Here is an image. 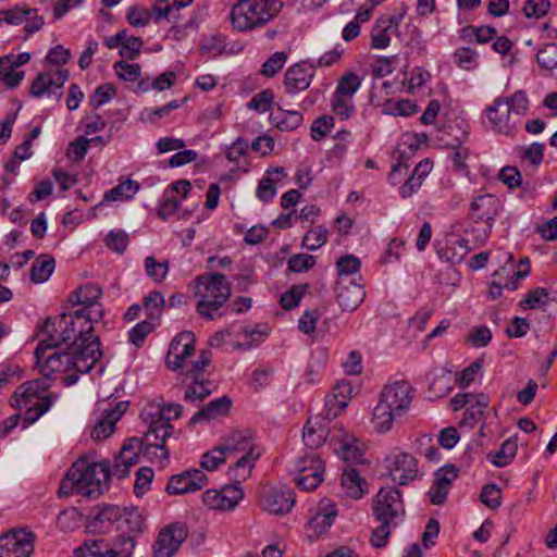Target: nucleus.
Listing matches in <instances>:
<instances>
[{
	"mask_svg": "<svg viewBox=\"0 0 557 557\" xmlns=\"http://www.w3.org/2000/svg\"><path fill=\"white\" fill-rule=\"evenodd\" d=\"M231 458L226 454L225 449H223L221 443L215 446L210 451H207L202 455L200 460V466L209 471L215 470L221 463L226 462Z\"/></svg>",
	"mask_w": 557,
	"mask_h": 557,
	"instance_id": "nucleus-43",
	"label": "nucleus"
},
{
	"mask_svg": "<svg viewBox=\"0 0 557 557\" xmlns=\"http://www.w3.org/2000/svg\"><path fill=\"white\" fill-rule=\"evenodd\" d=\"M549 292L545 287H536L530 290L523 300L520 301L522 309H539L543 308L548 302Z\"/></svg>",
	"mask_w": 557,
	"mask_h": 557,
	"instance_id": "nucleus-44",
	"label": "nucleus"
},
{
	"mask_svg": "<svg viewBox=\"0 0 557 557\" xmlns=\"http://www.w3.org/2000/svg\"><path fill=\"white\" fill-rule=\"evenodd\" d=\"M480 499L490 509H497L502 505L500 487L495 483L484 485L481 491Z\"/></svg>",
	"mask_w": 557,
	"mask_h": 557,
	"instance_id": "nucleus-54",
	"label": "nucleus"
},
{
	"mask_svg": "<svg viewBox=\"0 0 557 557\" xmlns=\"http://www.w3.org/2000/svg\"><path fill=\"white\" fill-rule=\"evenodd\" d=\"M389 473L398 485H408L418 478V461L408 453H398L389 466Z\"/></svg>",
	"mask_w": 557,
	"mask_h": 557,
	"instance_id": "nucleus-24",
	"label": "nucleus"
},
{
	"mask_svg": "<svg viewBox=\"0 0 557 557\" xmlns=\"http://www.w3.org/2000/svg\"><path fill=\"white\" fill-rule=\"evenodd\" d=\"M145 271L150 278H152L157 283H160L164 281L169 272V262H159L152 256L146 257Z\"/></svg>",
	"mask_w": 557,
	"mask_h": 557,
	"instance_id": "nucleus-52",
	"label": "nucleus"
},
{
	"mask_svg": "<svg viewBox=\"0 0 557 557\" xmlns=\"http://www.w3.org/2000/svg\"><path fill=\"white\" fill-rule=\"evenodd\" d=\"M360 86L361 78L355 72H347L339 78L333 94L354 99Z\"/></svg>",
	"mask_w": 557,
	"mask_h": 557,
	"instance_id": "nucleus-39",
	"label": "nucleus"
},
{
	"mask_svg": "<svg viewBox=\"0 0 557 557\" xmlns=\"http://www.w3.org/2000/svg\"><path fill=\"white\" fill-rule=\"evenodd\" d=\"M109 479L110 462L108 460L92 463L77 460L61 481L59 494L63 496L78 494L88 498H96L102 494L103 483Z\"/></svg>",
	"mask_w": 557,
	"mask_h": 557,
	"instance_id": "nucleus-4",
	"label": "nucleus"
},
{
	"mask_svg": "<svg viewBox=\"0 0 557 557\" xmlns=\"http://www.w3.org/2000/svg\"><path fill=\"white\" fill-rule=\"evenodd\" d=\"M232 407V399L224 395L205 405L191 418L189 423L196 424L201 421H211L227 416Z\"/></svg>",
	"mask_w": 557,
	"mask_h": 557,
	"instance_id": "nucleus-28",
	"label": "nucleus"
},
{
	"mask_svg": "<svg viewBox=\"0 0 557 557\" xmlns=\"http://www.w3.org/2000/svg\"><path fill=\"white\" fill-rule=\"evenodd\" d=\"M35 12H37V10L20 5L8 10H0V24L7 22L10 25H20L27 20V16Z\"/></svg>",
	"mask_w": 557,
	"mask_h": 557,
	"instance_id": "nucleus-46",
	"label": "nucleus"
},
{
	"mask_svg": "<svg viewBox=\"0 0 557 557\" xmlns=\"http://www.w3.org/2000/svg\"><path fill=\"white\" fill-rule=\"evenodd\" d=\"M121 518L122 509L120 507L114 505H104L96 509L91 527L95 531L98 530L100 532H106L112 523L120 521Z\"/></svg>",
	"mask_w": 557,
	"mask_h": 557,
	"instance_id": "nucleus-30",
	"label": "nucleus"
},
{
	"mask_svg": "<svg viewBox=\"0 0 557 557\" xmlns=\"http://www.w3.org/2000/svg\"><path fill=\"white\" fill-rule=\"evenodd\" d=\"M209 382H198L197 380H194V383L185 391V400L190 403L202 401L212 393V391L207 386Z\"/></svg>",
	"mask_w": 557,
	"mask_h": 557,
	"instance_id": "nucleus-63",
	"label": "nucleus"
},
{
	"mask_svg": "<svg viewBox=\"0 0 557 557\" xmlns=\"http://www.w3.org/2000/svg\"><path fill=\"white\" fill-rule=\"evenodd\" d=\"M274 370L270 366H260L251 374L250 386L258 392L270 384Z\"/></svg>",
	"mask_w": 557,
	"mask_h": 557,
	"instance_id": "nucleus-61",
	"label": "nucleus"
},
{
	"mask_svg": "<svg viewBox=\"0 0 557 557\" xmlns=\"http://www.w3.org/2000/svg\"><path fill=\"white\" fill-rule=\"evenodd\" d=\"M287 61V54L283 51L273 53L261 67L260 73L267 77L275 76L285 65Z\"/></svg>",
	"mask_w": 557,
	"mask_h": 557,
	"instance_id": "nucleus-53",
	"label": "nucleus"
},
{
	"mask_svg": "<svg viewBox=\"0 0 557 557\" xmlns=\"http://www.w3.org/2000/svg\"><path fill=\"white\" fill-rule=\"evenodd\" d=\"M492 341V332L485 326H474L467 335V342L475 348H482L490 344Z\"/></svg>",
	"mask_w": 557,
	"mask_h": 557,
	"instance_id": "nucleus-60",
	"label": "nucleus"
},
{
	"mask_svg": "<svg viewBox=\"0 0 557 557\" xmlns=\"http://www.w3.org/2000/svg\"><path fill=\"white\" fill-rule=\"evenodd\" d=\"M327 234L329 231L324 226H315L304 236L302 246L314 251L326 243Z\"/></svg>",
	"mask_w": 557,
	"mask_h": 557,
	"instance_id": "nucleus-48",
	"label": "nucleus"
},
{
	"mask_svg": "<svg viewBox=\"0 0 557 557\" xmlns=\"http://www.w3.org/2000/svg\"><path fill=\"white\" fill-rule=\"evenodd\" d=\"M304 462H310V468L301 465L300 473L294 478V482L298 488L310 492L322 483L324 466L320 457L313 451Z\"/></svg>",
	"mask_w": 557,
	"mask_h": 557,
	"instance_id": "nucleus-23",
	"label": "nucleus"
},
{
	"mask_svg": "<svg viewBox=\"0 0 557 557\" xmlns=\"http://www.w3.org/2000/svg\"><path fill=\"white\" fill-rule=\"evenodd\" d=\"M145 453V441L131 438L125 441L122 445L120 454L114 458L113 463H110V476L124 479L128 475L129 469L138 462V451Z\"/></svg>",
	"mask_w": 557,
	"mask_h": 557,
	"instance_id": "nucleus-19",
	"label": "nucleus"
},
{
	"mask_svg": "<svg viewBox=\"0 0 557 557\" xmlns=\"http://www.w3.org/2000/svg\"><path fill=\"white\" fill-rule=\"evenodd\" d=\"M117 77L125 82H135L140 76V65L127 63L123 60L116 61L113 65Z\"/></svg>",
	"mask_w": 557,
	"mask_h": 557,
	"instance_id": "nucleus-58",
	"label": "nucleus"
},
{
	"mask_svg": "<svg viewBox=\"0 0 557 557\" xmlns=\"http://www.w3.org/2000/svg\"><path fill=\"white\" fill-rule=\"evenodd\" d=\"M536 61L543 70L557 69V45L553 42L543 45L537 51Z\"/></svg>",
	"mask_w": 557,
	"mask_h": 557,
	"instance_id": "nucleus-47",
	"label": "nucleus"
},
{
	"mask_svg": "<svg viewBox=\"0 0 557 557\" xmlns=\"http://www.w3.org/2000/svg\"><path fill=\"white\" fill-rule=\"evenodd\" d=\"M411 401L412 387L407 381H397L386 385L373 410L374 429L380 433L389 431L394 420L406 412Z\"/></svg>",
	"mask_w": 557,
	"mask_h": 557,
	"instance_id": "nucleus-7",
	"label": "nucleus"
},
{
	"mask_svg": "<svg viewBox=\"0 0 557 557\" xmlns=\"http://www.w3.org/2000/svg\"><path fill=\"white\" fill-rule=\"evenodd\" d=\"M467 136H468V133L463 132L461 137H458L456 139L457 145L456 146L451 145L454 148V152L451 154V161H453L454 168L460 172H465L468 170V165H467L466 161L470 156V151L467 147L461 146V143L463 140H466Z\"/></svg>",
	"mask_w": 557,
	"mask_h": 557,
	"instance_id": "nucleus-49",
	"label": "nucleus"
},
{
	"mask_svg": "<svg viewBox=\"0 0 557 557\" xmlns=\"http://www.w3.org/2000/svg\"><path fill=\"white\" fill-rule=\"evenodd\" d=\"M195 352V335L190 331H183L171 342L165 358L166 367L173 371L187 367V358Z\"/></svg>",
	"mask_w": 557,
	"mask_h": 557,
	"instance_id": "nucleus-17",
	"label": "nucleus"
},
{
	"mask_svg": "<svg viewBox=\"0 0 557 557\" xmlns=\"http://www.w3.org/2000/svg\"><path fill=\"white\" fill-rule=\"evenodd\" d=\"M182 409L178 404L161 405L157 403L148 404L144 408L141 417L148 423V431L144 435L145 455L161 460L168 459L169 450L165 448V442L174 431L170 421L177 419Z\"/></svg>",
	"mask_w": 557,
	"mask_h": 557,
	"instance_id": "nucleus-3",
	"label": "nucleus"
},
{
	"mask_svg": "<svg viewBox=\"0 0 557 557\" xmlns=\"http://www.w3.org/2000/svg\"><path fill=\"white\" fill-rule=\"evenodd\" d=\"M306 290L307 285H294L281 296L280 304L284 309L292 310L299 305Z\"/></svg>",
	"mask_w": 557,
	"mask_h": 557,
	"instance_id": "nucleus-59",
	"label": "nucleus"
},
{
	"mask_svg": "<svg viewBox=\"0 0 557 557\" xmlns=\"http://www.w3.org/2000/svg\"><path fill=\"white\" fill-rule=\"evenodd\" d=\"M315 69L317 65L307 62H299L289 66L284 75L285 91L295 95L308 89L314 77Z\"/></svg>",
	"mask_w": 557,
	"mask_h": 557,
	"instance_id": "nucleus-21",
	"label": "nucleus"
},
{
	"mask_svg": "<svg viewBox=\"0 0 557 557\" xmlns=\"http://www.w3.org/2000/svg\"><path fill=\"white\" fill-rule=\"evenodd\" d=\"M403 15H389L380 17L371 30V48L385 49L391 44L389 29L398 27Z\"/></svg>",
	"mask_w": 557,
	"mask_h": 557,
	"instance_id": "nucleus-26",
	"label": "nucleus"
},
{
	"mask_svg": "<svg viewBox=\"0 0 557 557\" xmlns=\"http://www.w3.org/2000/svg\"><path fill=\"white\" fill-rule=\"evenodd\" d=\"M517 449V436H511L500 445L499 449L488 453L487 459L498 468L506 467L515 458Z\"/></svg>",
	"mask_w": 557,
	"mask_h": 557,
	"instance_id": "nucleus-33",
	"label": "nucleus"
},
{
	"mask_svg": "<svg viewBox=\"0 0 557 557\" xmlns=\"http://www.w3.org/2000/svg\"><path fill=\"white\" fill-rule=\"evenodd\" d=\"M135 548V539L128 534H121L112 544L107 542L108 557H131Z\"/></svg>",
	"mask_w": 557,
	"mask_h": 557,
	"instance_id": "nucleus-38",
	"label": "nucleus"
},
{
	"mask_svg": "<svg viewBox=\"0 0 557 557\" xmlns=\"http://www.w3.org/2000/svg\"><path fill=\"white\" fill-rule=\"evenodd\" d=\"M337 516L335 505H330L326 508L320 509L315 516L309 521V528L315 535L324 533L334 523Z\"/></svg>",
	"mask_w": 557,
	"mask_h": 557,
	"instance_id": "nucleus-36",
	"label": "nucleus"
},
{
	"mask_svg": "<svg viewBox=\"0 0 557 557\" xmlns=\"http://www.w3.org/2000/svg\"><path fill=\"white\" fill-rule=\"evenodd\" d=\"M302 438L305 444L311 449L318 448L325 442L326 432L322 426L315 429L311 421H308L304 426Z\"/></svg>",
	"mask_w": 557,
	"mask_h": 557,
	"instance_id": "nucleus-51",
	"label": "nucleus"
},
{
	"mask_svg": "<svg viewBox=\"0 0 557 557\" xmlns=\"http://www.w3.org/2000/svg\"><path fill=\"white\" fill-rule=\"evenodd\" d=\"M106 246L112 251L122 255L128 245V235L122 230H113L104 238Z\"/></svg>",
	"mask_w": 557,
	"mask_h": 557,
	"instance_id": "nucleus-56",
	"label": "nucleus"
},
{
	"mask_svg": "<svg viewBox=\"0 0 557 557\" xmlns=\"http://www.w3.org/2000/svg\"><path fill=\"white\" fill-rule=\"evenodd\" d=\"M373 516L377 521H388L398 524L405 516V506L397 487H382L373 499Z\"/></svg>",
	"mask_w": 557,
	"mask_h": 557,
	"instance_id": "nucleus-11",
	"label": "nucleus"
},
{
	"mask_svg": "<svg viewBox=\"0 0 557 557\" xmlns=\"http://www.w3.org/2000/svg\"><path fill=\"white\" fill-rule=\"evenodd\" d=\"M116 94L115 88L111 84H102L96 88L89 98L90 106L97 110L104 103L109 102Z\"/></svg>",
	"mask_w": 557,
	"mask_h": 557,
	"instance_id": "nucleus-57",
	"label": "nucleus"
},
{
	"mask_svg": "<svg viewBox=\"0 0 557 557\" xmlns=\"http://www.w3.org/2000/svg\"><path fill=\"white\" fill-rule=\"evenodd\" d=\"M54 265V259L48 255L37 258L30 268V281L36 284L46 282L52 274Z\"/></svg>",
	"mask_w": 557,
	"mask_h": 557,
	"instance_id": "nucleus-35",
	"label": "nucleus"
},
{
	"mask_svg": "<svg viewBox=\"0 0 557 557\" xmlns=\"http://www.w3.org/2000/svg\"><path fill=\"white\" fill-rule=\"evenodd\" d=\"M196 282L197 312L207 320H215L224 315L221 308L232 295L231 284L226 276L220 273L199 275Z\"/></svg>",
	"mask_w": 557,
	"mask_h": 557,
	"instance_id": "nucleus-9",
	"label": "nucleus"
},
{
	"mask_svg": "<svg viewBox=\"0 0 557 557\" xmlns=\"http://www.w3.org/2000/svg\"><path fill=\"white\" fill-rule=\"evenodd\" d=\"M454 62L462 70L473 71L478 66V52L469 47L458 48L454 52Z\"/></svg>",
	"mask_w": 557,
	"mask_h": 557,
	"instance_id": "nucleus-45",
	"label": "nucleus"
},
{
	"mask_svg": "<svg viewBox=\"0 0 557 557\" xmlns=\"http://www.w3.org/2000/svg\"><path fill=\"white\" fill-rule=\"evenodd\" d=\"M274 95L271 89H264L256 94L248 102V108L256 110L260 113L267 112L273 102Z\"/></svg>",
	"mask_w": 557,
	"mask_h": 557,
	"instance_id": "nucleus-64",
	"label": "nucleus"
},
{
	"mask_svg": "<svg viewBox=\"0 0 557 557\" xmlns=\"http://www.w3.org/2000/svg\"><path fill=\"white\" fill-rule=\"evenodd\" d=\"M471 249L468 239L451 237L446 240L444 247L436 249V253L441 260L456 264L462 262Z\"/></svg>",
	"mask_w": 557,
	"mask_h": 557,
	"instance_id": "nucleus-27",
	"label": "nucleus"
},
{
	"mask_svg": "<svg viewBox=\"0 0 557 557\" xmlns=\"http://www.w3.org/2000/svg\"><path fill=\"white\" fill-rule=\"evenodd\" d=\"M164 306L165 299L161 292H151L144 298L143 307L146 311L147 319L157 322L158 324H160V318Z\"/></svg>",
	"mask_w": 557,
	"mask_h": 557,
	"instance_id": "nucleus-37",
	"label": "nucleus"
},
{
	"mask_svg": "<svg viewBox=\"0 0 557 557\" xmlns=\"http://www.w3.org/2000/svg\"><path fill=\"white\" fill-rule=\"evenodd\" d=\"M220 443L228 457L236 459L228 469V476L234 482H244L250 475L256 460L260 457L251 431H232L223 436Z\"/></svg>",
	"mask_w": 557,
	"mask_h": 557,
	"instance_id": "nucleus-5",
	"label": "nucleus"
},
{
	"mask_svg": "<svg viewBox=\"0 0 557 557\" xmlns=\"http://www.w3.org/2000/svg\"><path fill=\"white\" fill-rule=\"evenodd\" d=\"M380 525L376 527L371 534L370 542L376 548L385 547L392 533V529L397 524L388 521H379Z\"/></svg>",
	"mask_w": 557,
	"mask_h": 557,
	"instance_id": "nucleus-55",
	"label": "nucleus"
},
{
	"mask_svg": "<svg viewBox=\"0 0 557 557\" xmlns=\"http://www.w3.org/2000/svg\"><path fill=\"white\" fill-rule=\"evenodd\" d=\"M207 475L199 469L186 470L170 478L165 491L170 495H181L201 490L207 483Z\"/></svg>",
	"mask_w": 557,
	"mask_h": 557,
	"instance_id": "nucleus-20",
	"label": "nucleus"
},
{
	"mask_svg": "<svg viewBox=\"0 0 557 557\" xmlns=\"http://www.w3.org/2000/svg\"><path fill=\"white\" fill-rule=\"evenodd\" d=\"M334 126V117L331 115H323L313 121L311 125V137L313 140L319 141L324 138Z\"/></svg>",
	"mask_w": 557,
	"mask_h": 557,
	"instance_id": "nucleus-62",
	"label": "nucleus"
},
{
	"mask_svg": "<svg viewBox=\"0 0 557 557\" xmlns=\"http://www.w3.org/2000/svg\"><path fill=\"white\" fill-rule=\"evenodd\" d=\"M102 292L97 285L88 283L74 290L70 295L69 301L74 306L82 305L83 308L79 310L89 311L91 308L96 307L102 309L101 305L97 302Z\"/></svg>",
	"mask_w": 557,
	"mask_h": 557,
	"instance_id": "nucleus-29",
	"label": "nucleus"
},
{
	"mask_svg": "<svg viewBox=\"0 0 557 557\" xmlns=\"http://www.w3.org/2000/svg\"><path fill=\"white\" fill-rule=\"evenodd\" d=\"M367 485L363 478L354 468H347L342 475V486L347 496L359 499L364 494V486Z\"/></svg>",
	"mask_w": 557,
	"mask_h": 557,
	"instance_id": "nucleus-32",
	"label": "nucleus"
},
{
	"mask_svg": "<svg viewBox=\"0 0 557 557\" xmlns=\"http://www.w3.org/2000/svg\"><path fill=\"white\" fill-rule=\"evenodd\" d=\"M282 8L281 0H239L233 5L230 18L235 29L248 32L270 23Z\"/></svg>",
	"mask_w": 557,
	"mask_h": 557,
	"instance_id": "nucleus-10",
	"label": "nucleus"
},
{
	"mask_svg": "<svg viewBox=\"0 0 557 557\" xmlns=\"http://www.w3.org/2000/svg\"><path fill=\"white\" fill-rule=\"evenodd\" d=\"M129 407V401H117L114 406L109 404L108 408L103 409L101 418L97 421L91 431V437L100 441L108 438L115 429V423L122 418Z\"/></svg>",
	"mask_w": 557,
	"mask_h": 557,
	"instance_id": "nucleus-22",
	"label": "nucleus"
},
{
	"mask_svg": "<svg viewBox=\"0 0 557 557\" xmlns=\"http://www.w3.org/2000/svg\"><path fill=\"white\" fill-rule=\"evenodd\" d=\"M70 74L67 70H50L39 73L30 84L29 95L33 98H53L60 101L63 96V86L69 79Z\"/></svg>",
	"mask_w": 557,
	"mask_h": 557,
	"instance_id": "nucleus-12",
	"label": "nucleus"
},
{
	"mask_svg": "<svg viewBox=\"0 0 557 557\" xmlns=\"http://www.w3.org/2000/svg\"><path fill=\"white\" fill-rule=\"evenodd\" d=\"M503 205L498 197L493 194L475 196L469 208V216L474 223H483L487 236L493 227L496 216L502 212Z\"/></svg>",
	"mask_w": 557,
	"mask_h": 557,
	"instance_id": "nucleus-13",
	"label": "nucleus"
},
{
	"mask_svg": "<svg viewBox=\"0 0 557 557\" xmlns=\"http://www.w3.org/2000/svg\"><path fill=\"white\" fill-rule=\"evenodd\" d=\"M364 298V290L358 284L339 287L337 292V301L343 310L354 311L359 307Z\"/></svg>",
	"mask_w": 557,
	"mask_h": 557,
	"instance_id": "nucleus-31",
	"label": "nucleus"
},
{
	"mask_svg": "<svg viewBox=\"0 0 557 557\" xmlns=\"http://www.w3.org/2000/svg\"><path fill=\"white\" fill-rule=\"evenodd\" d=\"M211 362V351L201 350L197 360L187 361V367L181 369L187 379L198 380Z\"/></svg>",
	"mask_w": 557,
	"mask_h": 557,
	"instance_id": "nucleus-41",
	"label": "nucleus"
},
{
	"mask_svg": "<svg viewBox=\"0 0 557 557\" xmlns=\"http://www.w3.org/2000/svg\"><path fill=\"white\" fill-rule=\"evenodd\" d=\"M50 382L35 379L23 383L12 395L11 406L24 409L23 429H27L42 417L53 405L57 395L47 393Z\"/></svg>",
	"mask_w": 557,
	"mask_h": 557,
	"instance_id": "nucleus-6",
	"label": "nucleus"
},
{
	"mask_svg": "<svg viewBox=\"0 0 557 557\" xmlns=\"http://www.w3.org/2000/svg\"><path fill=\"white\" fill-rule=\"evenodd\" d=\"M529 99L524 91L517 90L509 97H497L484 110L493 132L511 136L520 124V117L529 110Z\"/></svg>",
	"mask_w": 557,
	"mask_h": 557,
	"instance_id": "nucleus-8",
	"label": "nucleus"
},
{
	"mask_svg": "<svg viewBox=\"0 0 557 557\" xmlns=\"http://www.w3.org/2000/svg\"><path fill=\"white\" fill-rule=\"evenodd\" d=\"M242 483L224 485L220 490H207L202 495L203 504L212 510H234L244 497Z\"/></svg>",
	"mask_w": 557,
	"mask_h": 557,
	"instance_id": "nucleus-16",
	"label": "nucleus"
},
{
	"mask_svg": "<svg viewBox=\"0 0 557 557\" xmlns=\"http://www.w3.org/2000/svg\"><path fill=\"white\" fill-rule=\"evenodd\" d=\"M294 504V491L286 486L264 488L260 497L261 508L272 515L287 513Z\"/></svg>",
	"mask_w": 557,
	"mask_h": 557,
	"instance_id": "nucleus-18",
	"label": "nucleus"
},
{
	"mask_svg": "<svg viewBox=\"0 0 557 557\" xmlns=\"http://www.w3.org/2000/svg\"><path fill=\"white\" fill-rule=\"evenodd\" d=\"M159 324L151 320H144L133 326L128 332L129 342L136 346L141 347L146 341V337L153 332Z\"/></svg>",
	"mask_w": 557,
	"mask_h": 557,
	"instance_id": "nucleus-42",
	"label": "nucleus"
},
{
	"mask_svg": "<svg viewBox=\"0 0 557 557\" xmlns=\"http://www.w3.org/2000/svg\"><path fill=\"white\" fill-rule=\"evenodd\" d=\"M331 107L334 114L343 121L348 120L355 111L354 99L335 94L332 95Z\"/></svg>",
	"mask_w": 557,
	"mask_h": 557,
	"instance_id": "nucleus-50",
	"label": "nucleus"
},
{
	"mask_svg": "<svg viewBox=\"0 0 557 557\" xmlns=\"http://www.w3.org/2000/svg\"><path fill=\"white\" fill-rule=\"evenodd\" d=\"M188 535L184 523H171L162 529L153 545L154 557H173Z\"/></svg>",
	"mask_w": 557,
	"mask_h": 557,
	"instance_id": "nucleus-15",
	"label": "nucleus"
},
{
	"mask_svg": "<svg viewBox=\"0 0 557 557\" xmlns=\"http://www.w3.org/2000/svg\"><path fill=\"white\" fill-rule=\"evenodd\" d=\"M103 311L96 307L88 310H76L74 312L62 313L59 317L47 319L46 329L49 334H53L58 344L70 343L78 347L89 348L95 345L100 349L99 337L92 335L94 323L102 319Z\"/></svg>",
	"mask_w": 557,
	"mask_h": 557,
	"instance_id": "nucleus-2",
	"label": "nucleus"
},
{
	"mask_svg": "<svg viewBox=\"0 0 557 557\" xmlns=\"http://www.w3.org/2000/svg\"><path fill=\"white\" fill-rule=\"evenodd\" d=\"M277 109L270 114L271 123L282 132H290L298 128L304 117L300 111L286 109L283 99L276 103Z\"/></svg>",
	"mask_w": 557,
	"mask_h": 557,
	"instance_id": "nucleus-25",
	"label": "nucleus"
},
{
	"mask_svg": "<svg viewBox=\"0 0 557 557\" xmlns=\"http://www.w3.org/2000/svg\"><path fill=\"white\" fill-rule=\"evenodd\" d=\"M35 535L25 529L11 530L0 535V557H29L34 552Z\"/></svg>",
	"mask_w": 557,
	"mask_h": 557,
	"instance_id": "nucleus-14",
	"label": "nucleus"
},
{
	"mask_svg": "<svg viewBox=\"0 0 557 557\" xmlns=\"http://www.w3.org/2000/svg\"><path fill=\"white\" fill-rule=\"evenodd\" d=\"M59 345L55 336L49 334L39 342L34 352L41 379L50 383L57 374H63L62 383L72 386L78 381L79 374L88 373L102 357L101 349L95 345L85 348V352L76 344L69 345L65 351L54 350Z\"/></svg>",
	"mask_w": 557,
	"mask_h": 557,
	"instance_id": "nucleus-1",
	"label": "nucleus"
},
{
	"mask_svg": "<svg viewBox=\"0 0 557 557\" xmlns=\"http://www.w3.org/2000/svg\"><path fill=\"white\" fill-rule=\"evenodd\" d=\"M74 553L79 557H108L107 541L103 539L86 540Z\"/></svg>",
	"mask_w": 557,
	"mask_h": 557,
	"instance_id": "nucleus-40",
	"label": "nucleus"
},
{
	"mask_svg": "<svg viewBox=\"0 0 557 557\" xmlns=\"http://www.w3.org/2000/svg\"><path fill=\"white\" fill-rule=\"evenodd\" d=\"M139 183L133 180L120 182L116 186L104 193L103 201H126L132 199L139 190Z\"/></svg>",
	"mask_w": 557,
	"mask_h": 557,
	"instance_id": "nucleus-34",
	"label": "nucleus"
}]
</instances>
